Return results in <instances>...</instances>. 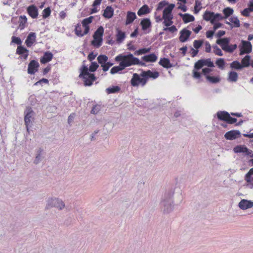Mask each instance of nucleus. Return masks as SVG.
<instances>
[{
  "label": "nucleus",
  "mask_w": 253,
  "mask_h": 253,
  "mask_svg": "<svg viewBox=\"0 0 253 253\" xmlns=\"http://www.w3.org/2000/svg\"><path fill=\"white\" fill-rule=\"evenodd\" d=\"M115 60L119 62L121 64V66L124 69L131 66L139 65L141 66H145V64L140 61V60L134 57L133 55L130 53L127 54H119L115 57Z\"/></svg>",
  "instance_id": "nucleus-1"
},
{
  "label": "nucleus",
  "mask_w": 253,
  "mask_h": 253,
  "mask_svg": "<svg viewBox=\"0 0 253 253\" xmlns=\"http://www.w3.org/2000/svg\"><path fill=\"white\" fill-rule=\"evenodd\" d=\"M87 67L84 66L81 69V72L79 76L80 78L83 79L85 86H90L96 80L94 75L89 73Z\"/></svg>",
  "instance_id": "nucleus-2"
},
{
  "label": "nucleus",
  "mask_w": 253,
  "mask_h": 253,
  "mask_svg": "<svg viewBox=\"0 0 253 253\" xmlns=\"http://www.w3.org/2000/svg\"><path fill=\"white\" fill-rule=\"evenodd\" d=\"M104 28L102 26L99 27L93 35V40L91 44L95 47H100L102 43Z\"/></svg>",
  "instance_id": "nucleus-3"
},
{
  "label": "nucleus",
  "mask_w": 253,
  "mask_h": 253,
  "mask_svg": "<svg viewBox=\"0 0 253 253\" xmlns=\"http://www.w3.org/2000/svg\"><path fill=\"white\" fill-rule=\"evenodd\" d=\"M147 83L145 77L142 76V72L140 74L134 73L130 80V84L133 86H144Z\"/></svg>",
  "instance_id": "nucleus-4"
},
{
  "label": "nucleus",
  "mask_w": 253,
  "mask_h": 253,
  "mask_svg": "<svg viewBox=\"0 0 253 253\" xmlns=\"http://www.w3.org/2000/svg\"><path fill=\"white\" fill-rule=\"evenodd\" d=\"M216 115L218 120L226 122L229 124H233L237 122L236 118L231 117L230 114L226 111H218L217 112Z\"/></svg>",
  "instance_id": "nucleus-5"
},
{
  "label": "nucleus",
  "mask_w": 253,
  "mask_h": 253,
  "mask_svg": "<svg viewBox=\"0 0 253 253\" xmlns=\"http://www.w3.org/2000/svg\"><path fill=\"white\" fill-rule=\"evenodd\" d=\"M239 48L240 55L250 53L252 51V45L249 41L242 40Z\"/></svg>",
  "instance_id": "nucleus-6"
},
{
  "label": "nucleus",
  "mask_w": 253,
  "mask_h": 253,
  "mask_svg": "<svg viewBox=\"0 0 253 253\" xmlns=\"http://www.w3.org/2000/svg\"><path fill=\"white\" fill-rule=\"evenodd\" d=\"M40 65L38 62L35 60H31L28 67V73L30 75H34L38 71Z\"/></svg>",
  "instance_id": "nucleus-7"
},
{
  "label": "nucleus",
  "mask_w": 253,
  "mask_h": 253,
  "mask_svg": "<svg viewBox=\"0 0 253 253\" xmlns=\"http://www.w3.org/2000/svg\"><path fill=\"white\" fill-rule=\"evenodd\" d=\"M159 75L160 74L158 71L152 72L150 70L142 71V76L145 77L147 82H148L149 78H152L153 79L158 78Z\"/></svg>",
  "instance_id": "nucleus-8"
},
{
  "label": "nucleus",
  "mask_w": 253,
  "mask_h": 253,
  "mask_svg": "<svg viewBox=\"0 0 253 253\" xmlns=\"http://www.w3.org/2000/svg\"><path fill=\"white\" fill-rule=\"evenodd\" d=\"M174 7V4H170L164 9L163 12V19L173 18L172 11Z\"/></svg>",
  "instance_id": "nucleus-9"
},
{
  "label": "nucleus",
  "mask_w": 253,
  "mask_h": 253,
  "mask_svg": "<svg viewBox=\"0 0 253 253\" xmlns=\"http://www.w3.org/2000/svg\"><path fill=\"white\" fill-rule=\"evenodd\" d=\"M240 132L239 130H232L227 132L225 135V138L227 140H234L240 137Z\"/></svg>",
  "instance_id": "nucleus-10"
},
{
  "label": "nucleus",
  "mask_w": 253,
  "mask_h": 253,
  "mask_svg": "<svg viewBox=\"0 0 253 253\" xmlns=\"http://www.w3.org/2000/svg\"><path fill=\"white\" fill-rule=\"evenodd\" d=\"M33 114V111L31 108H27L26 114L24 117L25 124L26 126L27 131L29 130V126L31 123V118Z\"/></svg>",
  "instance_id": "nucleus-11"
},
{
  "label": "nucleus",
  "mask_w": 253,
  "mask_h": 253,
  "mask_svg": "<svg viewBox=\"0 0 253 253\" xmlns=\"http://www.w3.org/2000/svg\"><path fill=\"white\" fill-rule=\"evenodd\" d=\"M191 34V32L190 31L186 28L183 29L180 32L179 41L181 42H185L189 38Z\"/></svg>",
  "instance_id": "nucleus-12"
},
{
  "label": "nucleus",
  "mask_w": 253,
  "mask_h": 253,
  "mask_svg": "<svg viewBox=\"0 0 253 253\" xmlns=\"http://www.w3.org/2000/svg\"><path fill=\"white\" fill-rule=\"evenodd\" d=\"M230 39L228 38L219 39L216 41V43L219 44L221 46V48L225 52L226 51Z\"/></svg>",
  "instance_id": "nucleus-13"
},
{
  "label": "nucleus",
  "mask_w": 253,
  "mask_h": 253,
  "mask_svg": "<svg viewBox=\"0 0 253 253\" xmlns=\"http://www.w3.org/2000/svg\"><path fill=\"white\" fill-rule=\"evenodd\" d=\"M51 204H52L53 207H57L60 210L62 209L65 206L64 203L58 199H51V200H49L47 205V208L50 206Z\"/></svg>",
  "instance_id": "nucleus-14"
},
{
  "label": "nucleus",
  "mask_w": 253,
  "mask_h": 253,
  "mask_svg": "<svg viewBox=\"0 0 253 253\" xmlns=\"http://www.w3.org/2000/svg\"><path fill=\"white\" fill-rule=\"evenodd\" d=\"M234 152L236 153H246L248 155H250L253 151L249 150L248 148L244 145H239L234 148Z\"/></svg>",
  "instance_id": "nucleus-15"
},
{
  "label": "nucleus",
  "mask_w": 253,
  "mask_h": 253,
  "mask_svg": "<svg viewBox=\"0 0 253 253\" xmlns=\"http://www.w3.org/2000/svg\"><path fill=\"white\" fill-rule=\"evenodd\" d=\"M83 25H82L80 23H78L75 28V34L80 37H83L84 36L86 35L88 32H86L85 29H84V30H83Z\"/></svg>",
  "instance_id": "nucleus-16"
},
{
  "label": "nucleus",
  "mask_w": 253,
  "mask_h": 253,
  "mask_svg": "<svg viewBox=\"0 0 253 253\" xmlns=\"http://www.w3.org/2000/svg\"><path fill=\"white\" fill-rule=\"evenodd\" d=\"M136 18L137 17L135 12L132 11H127L126 12L125 25H128L132 23L136 19Z\"/></svg>",
  "instance_id": "nucleus-17"
},
{
  "label": "nucleus",
  "mask_w": 253,
  "mask_h": 253,
  "mask_svg": "<svg viewBox=\"0 0 253 253\" xmlns=\"http://www.w3.org/2000/svg\"><path fill=\"white\" fill-rule=\"evenodd\" d=\"M239 207L242 210H247L253 207V202L243 199L239 202Z\"/></svg>",
  "instance_id": "nucleus-18"
},
{
  "label": "nucleus",
  "mask_w": 253,
  "mask_h": 253,
  "mask_svg": "<svg viewBox=\"0 0 253 253\" xmlns=\"http://www.w3.org/2000/svg\"><path fill=\"white\" fill-rule=\"evenodd\" d=\"M36 40V34L35 33L31 32L25 41V43L28 47H31L35 42Z\"/></svg>",
  "instance_id": "nucleus-19"
},
{
  "label": "nucleus",
  "mask_w": 253,
  "mask_h": 253,
  "mask_svg": "<svg viewBox=\"0 0 253 253\" xmlns=\"http://www.w3.org/2000/svg\"><path fill=\"white\" fill-rule=\"evenodd\" d=\"M53 55L50 51H46L40 59V62L42 64H45L50 61L53 58Z\"/></svg>",
  "instance_id": "nucleus-20"
},
{
  "label": "nucleus",
  "mask_w": 253,
  "mask_h": 253,
  "mask_svg": "<svg viewBox=\"0 0 253 253\" xmlns=\"http://www.w3.org/2000/svg\"><path fill=\"white\" fill-rule=\"evenodd\" d=\"M158 59V56L154 53L144 55L141 57V60L146 62H155Z\"/></svg>",
  "instance_id": "nucleus-21"
},
{
  "label": "nucleus",
  "mask_w": 253,
  "mask_h": 253,
  "mask_svg": "<svg viewBox=\"0 0 253 253\" xmlns=\"http://www.w3.org/2000/svg\"><path fill=\"white\" fill-rule=\"evenodd\" d=\"M27 12L33 18H36L38 17V10L34 5H30L27 8Z\"/></svg>",
  "instance_id": "nucleus-22"
},
{
  "label": "nucleus",
  "mask_w": 253,
  "mask_h": 253,
  "mask_svg": "<svg viewBox=\"0 0 253 253\" xmlns=\"http://www.w3.org/2000/svg\"><path fill=\"white\" fill-rule=\"evenodd\" d=\"M93 17V16H90L88 18L84 19L82 22L83 27L85 29L86 32H89V25L92 22Z\"/></svg>",
  "instance_id": "nucleus-23"
},
{
  "label": "nucleus",
  "mask_w": 253,
  "mask_h": 253,
  "mask_svg": "<svg viewBox=\"0 0 253 253\" xmlns=\"http://www.w3.org/2000/svg\"><path fill=\"white\" fill-rule=\"evenodd\" d=\"M16 53L22 55L25 59H26L28 56V50L23 46L19 45L17 48Z\"/></svg>",
  "instance_id": "nucleus-24"
},
{
  "label": "nucleus",
  "mask_w": 253,
  "mask_h": 253,
  "mask_svg": "<svg viewBox=\"0 0 253 253\" xmlns=\"http://www.w3.org/2000/svg\"><path fill=\"white\" fill-rule=\"evenodd\" d=\"M114 14V9L111 6H108L104 10L103 16L107 19L111 18Z\"/></svg>",
  "instance_id": "nucleus-25"
},
{
  "label": "nucleus",
  "mask_w": 253,
  "mask_h": 253,
  "mask_svg": "<svg viewBox=\"0 0 253 253\" xmlns=\"http://www.w3.org/2000/svg\"><path fill=\"white\" fill-rule=\"evenodd\" d=\"M159 64L164 68L169 69L172 67L169 60L167 58H162L160 59Z\"/></svg>",
  "instance_id": "nucleus-26"
},
{
  "label": "nucleus",
  "mask_w": 253,
  "mask_h": 253,
  "mask_svg": "<svg viewBox=\"0 0 253 253\" xmlns=\"http://www.w3.org/2000/svg\"><path fill=\"white\" fill-rule=\"evenodd\" d=\"M126 38V34L124 32L119 29H117L116 41L118 43H121Z\"/></svg>",
  "instance_id": "nucleus-27"
},
{
  "label": "nucleus",
  "mask_w": 253,
  "mask_h": 253,
  "mask_svg": "<svg viewBox=\"0 0 253 253\" xmlns=\"http://www.w3.org/2000/svg\"><path fill=\"white\" fill-rule=\"evenodd\" d=\"M180 15L182 17L183 22L185 23L192 22L195 20V18L193 15L188 13L184 14H180Z\"/></svg>",
  "instance_id": "nucleus-28"
},
{
  "label": "nucleus",
  "mask_w": 253,
  "mask_h": 253,
  "mask_svg": "<svg viewBox=\"0 0 253 253\" xmlns=\"http://www.w3.org/2000/svg\"><path fill=\"white\" fill-rule=\"evenodd\" d=\"M151 10L148 6L146 4L143 5L137 11V14L140 16L143 15L148 14L150 12Z\"/></svg>",
  "instance_id": "nucleus-29"
},
{
  "label": "nucleus",
  "mask_w": 253,
  "mask_h": 253,
  "mask_svg": "<svg viewBox=\"0 0 253 253\" xmlns=\"http://www.w3.org/2000/svg\"><path fill=\"white\" fill-rule=\"evenodd\" d=\"M140 25L142 27V29L145 31L151 26V22L149 19L145 18L141 21Z\"/></svg>",
  "instance_id": "nucleus-30"
},
{
  "label": "nucleus",
  "mask_w": 253,
  "mask_h": 253,
  "mask_svg": "<svg viewBox=\"0 0 253 253\" xmlns=\"http://www.w3.org/2000/svg\"><path fill=\"white\" fill-rule=\"evenodd\" d=\"M238 79V75L235 71H230L228 73V81L230 82H236Z\"/></svg>",
  "instance_id": "nucleus-31"
},
{
  "label": "nucleus",
  "mask_w": 253,
  "mask_h": 253,
  "mask_svg": "<svg viewBox=\"0 0 253 253\" xmlns=\"http://www.w3.org/2000/svg\"><path fill=\"white\" fill-rule=\"evenodd\" d=\"M229 20L231 23L226 22L229 25H232L235 27H239L240 26V21L237 17H231L229 18Z\"/></svg>",
  "instance_id": "nucleus-32"
},
{
  "label": "nucleus",
  "mask_w": 253,
  "mask_h": 253,
  "mask_svg": "<svg viewBox=\"0 0 253 253\" xmlns=\"http://www.w3.org/2000/svg\"><path fill=\"white\" fill-rule=\"evenodd\" d=\"M250 61V56L246 55L241 60V65L243 66V68L247 67L249 66Z\"/></svg>",
  "instance_id": "nucleus-33"
},
{
  "label": "nucleus",
  "mask_w": 253,
  "mask_h": 253,
  "mask_svg": "<svg viewBox=\"0 0 253 253\" xmlns=\"http://www.w3.org/2000/svg\"><path fill=\"white\" fill-rule=\"evenodd\" d=\"M223 17L222 15L219 13L215 14L213 12L212 16H211V19L210 20V22L211 24H214V22L218 20H220L223 19Z\"/></svg>",
  "instance_id": "nucleus-34"
},
{
  "label": "nucleus",
  "mask_w": 253,
  "mask_h": 253,
  "mask_svg": "<svg viewBox=\"0 0 253 253\" xmlns=\"http://www.w3.org/2000/svg\"><path fill=\"white\" fill-rule=\"evenodd\" d=\"M215 64L221 70H223L225 68V62L223 58L217 59L215 61Z\"/></svg>",
  "instance_id": "nucleus-35"
},
{
  "label": "nucleus",
  "mask_w": 253,
  "mask_h": 253,
  "mask_svg": "<svg viewBox=\"0 0 253 253\" xmlns=\"http://www.w3.org/2000/svg\"><path fill=\"white\" fill-rule=\"evenodd\" d=\"M206 79L210 83L212 84L219 83L220 81V79L219 77L210 76L209 75L206 76Z\"/></svg>",
  "instance_id": "nucleus-36"
},
{
  "label": "nucleus",
  "mask_w": 253,
  "mask_h": 253,
  "mask_svg": "<svg viewBox=\"0 0 253 253\" xmlns=\"http://www.w3.org/2000/svg\"><path fill=\"white\" fill-rule=\"evenodd\" d=\"M230 68L236 70H240L243 68V66L238 61H234L230 64Z\"/></svg>",
  "instance_id": "nucleus-37"
},
{
  "label": "nucleus",
  "mask_w": 253,
  "mask_h": 253,
  "mask_svg": "<svg viewBox=\"0 0 253 253\" xmlns=\"http://www.w3.org/2000/svg\"><path fill=\"white\" fill-rule=\"evenodd\" d=\"M124 69V68L121 66V64L119 63V66H116L112 68V69L110 70V73L111 74H114Z\"/></svg>",
  "instance_id": "nucleus-38"
},
{
  "label": "nucleus",
  "mask_w": 253,
  "mask_h": 253,
  "mask_svg": "<svg viewBox=\"0 0 253 253\" xmlns=\"http://www.w3.org/2000/svg\"><path fill=\"white\" fill-rule=\"evenodd\" d=\"M151 48H140L134 52V54L135 55H139L141 54H144L150 52Z\"/></svg>",
  "instance_id": "nucleus-39"
},
{
  "label": "nucleus",
  "mask_w": 253,
  "mask_h": 253,
  "mask_svg": "<svg viewBox=\"0 0 253 253\" xmlns=\"http://www.w3.org/2000/svg\"><path fill=\"white\" fill-rule=\"evenodd\" d=\"M108 60V58L105 55H100L97 57L98 62L101 65L107 62Z\"/></svg>",
  "instance_id": "nucleus-40"
},
{
  "label": "nucleus",
  "mask_w": 253,
  "mask_h": 253,
  "mask_svg": "<svg viewBox=\"0 0 253 253\" xmlns=\"http://www.w3.org/2000/svg\"><path fill=\"white\" fill-rule=\"evenodd\" d=\"M233 10L230 7H226L223 10V13L224 15V18H227L228 17H229L231 15H232L233 13Z\"/></svg>",
  "instance_id": "nucleus-41"
},
{
  "label": "nucleus",
  "mask_w": 253,
  "mask_h": 253,
  "mask_svg": "<svg viewBox=\"0 0 253 253\" xmlns=\"http://www.w3.org/2000/svg\"><path fill=\"white\" fill-rule=\"evenodd\" d=\"M120 90V88L118 86H113L112 87H110L107 88L106 89V92L108 94L113 93L117 92H118Z\"/></svg>",
  "instance_id": "nucleus-42"
},
{
  "label": "nucleus",
  "mask_w": 253,
  "mask_h": 253,
  "mask_svg": "<svg viewBox=\"0 0 253 253\" xmlns=\"http://www.w3.org/2000/svg\"><path fill=\"white\" fill-rule=\"evenodd\" d=\"M201 2L199 0H195V4L194 6V13L197 14L202 8Z\"/></svg>",
  "instance_id": "nucleus-43"
},
{
  "label": "nucleus",
  "mask_w": 253,
  "mask_h": 253,
  "mask_svg": "<svg viewBox=\"0 0 253 253\" xmlns=\"http://www.w3.org/2000/svg\"><path fill=\"white\" fill-rule=\"evenodd\" d=\"M203 63L204 66H207L209 67H214V65L212 61H211V58H207L205 59H202Z\"/></svg>",
  "instance_id": "nucleus-44"
},
{
  "label": "nucleus",
  "mask_w": 253,
  "mask_h": 253,
  "mask_svg": "<svg viewBox=\"0 0 253 253\" xmlns=\"http://www.w3.org/2000/svg\"><path fill=\"white\" fill-rule=\"evenodd\" d=\"M212 15L213 12L206 11L203 15V18L206 21H210L211 19V16H212Z\"/></svg>",
  "instance_id": "nucleus-45"
},
{
  "label": "nucleus",
  "mask_w": 253,
  "mask_h": 253,
  "mask_svg": "<svg viewBox=\"0 0 253 253\" xmlns=\"http://www.w3.org/2000/svg\"><path fill=\"white\" fill-rule=\"evenodd\" d=\"M213 53L217 55L218 56H222L223 52L221 49H220L217 45H213Z\"/></svg>",
  "instance_id": "nucleus-46"
},
{
  "label": "nucleus",
  "mask_w": 253,
  "mask_h": 253,
  "mask_svg": "<svg viewBox=\"0 0 253 253\" xmlns=\"http://www.w3.org/2000/svg\"><path fill=\"white\" fill-rule=\"evenodd\" d=\"M113 65V63L110 62H107L103 65H101L102 67V70L104 72H106L109 70L110 67H111Z\"/></svg>",
  "instance_id": "nucleus-47"
},
{
  "label": "nucleus",
  "mask_w": 253,
  "mask_h": 253,
  "mask_svg": "<svg viewBox=\"0 0 253 253\" xmlns=\"http://www.w3.org/2000/svg\"><path fill=\"white\" fill-rule=\"evenodd\" d=\"M204 66L202 59L199 60L194 65V69L199 70Z\"/></svg>",
  "instance_id": "nucleus-48"
},
{
  "label": "nucleus",
  "mask_w": 253,
  "mask_h": 253,
  "mask_svg": "<svg viewBox=\"0 0 253 253\" xmlns=\"http://www.w3.org/2000/svg\"><path fill=\"white\" fill-rule=\"evenodd\" d=\"M98 65L97 64V63L95 62H91V65H90L89 67V70L90 71V72H94L98 68Z\"/></svg>",
  "instance_id": "nucleus-49"
},
{
  "label": "nucleus",
  "mask_w": 253,
  "mask_h": 253,
  "mask_svg": "<svg viewBox=\"0 0 253 253\" xmlns=\"http://www.w3.org/2000/svg\"><path fill=\"white\" fill-rule=\"evenodd\" d=\"M172 19L173 18L163 19V24L166 27H169L171 26L173 24Z\"/></svg>",
  "instance_id": "nucleus-50"
},
{
  "label": "nucleus",
  "mask_w": 253,
  "mask_h": 253,
  "mask_svg": "<svg viewBox=\"0 0 253 253\" xmlns=\"http://www.w3.org/2000/svg\"><path fill=\"white\" fill-rule=\"evenodd\" d=\"M165 31H169L171 33H174L177 31V28L174 25H172L170 27H166L163 29Z\"/></svg>",
  "instance_id": "nucleus-51"
},
{
  "label": "nucleus",
  "mask_w": 253,
  "mask_h": 253,
  "mask_svg": "<svg viewBox=\"0 0 253 253\" xmlns=\"http://www.w3.org/2000/svg\"><path fill=\"white\" fill-rule=\"evenodd\" d=\"M237 48V45L236 44L231 45L229 44L226 52L232 53Z\"/></svg>",
  "instance_id": "nucleus-52"
},
{
  "label": "nucleus",
  "mask_w": 253,
  "mask_h": 253,
  "mask_svg": "<svg viewBox=\"0 0 253 253\" xmlns=\"http://www.w3.org/2000/svg\"><path fill=\"white\" fill-rule=\"evenodd\" d=\"M51 13V10L49 7L45 8L43 10L42 16L44 18H46L48 17Z\"/></svg>",
  "instance_id": "nucleus-53"
},
{
  "label": "nucleus",
  "mask_w": 253,
  "mask_h": 253,
  "mask_svg": "<svg viewBox=\"0 0 253 253\" xmlns=\"http://www.w3.org/2000/svg\"><path fill=\"white\" fill-rule=\"evenodd\" d=\"M203 44V41L202 40H195L193 42L194 47L198 49Z\"/></svg>",
  "instance_id": "nucleus-54"
},
{
  "label": "nucleus",
  "mask_w": 253,
  "mask_h": 253,
  "mask_svg": "<svg viewBox=\"0 0 253 253\" xmlns=\"http://www.w3.org/2000/svg\"><path fill=\"white\" fill-rule=\"evenodd\" d=\"M100 109V106L99 105H95L93 107L91 111V113L93 114H96Z\"/></svg>",
  "instance_id": "nucleus-55"
},
{
  "label": "nucleus",
  "mask_w": 253,
  "mask_h": 253,
  "mask_svg": "<svg viewBox=\"0 0 253 253\" xmlns=\"http://www.w3.org/2000/svg\"><path fill=\"white\" fill-rule=\"evenodd\" d=\"M251 12H252V11L251 10V9L249 7H248V8L244 9L241 12V14L244 16L249 17L250 16V13Z\"/></svg>",
  "instance_id": "nucleus-56"
},
{
  "label": "nucleus",
  "mask_w": 253,
  "mask_h": 253,
  "mask_svg": "<svg viewBox=\"0 0 253 253\" xmlns=\"http://www.w3.org/2000/svg\"><path fill=\"white\" fill-rule=\"evenodd\" d=\"M12 42L19 45H20L22 43L21 40L19 38L14 36L12 37Z\"/></svg>",
  "instance_id": "nucleus-57"
},
{
  "label": "nucleus",
  "mask_w": 253,
  "mask_h": 253,
  "mask_svg": "<svg viewBox=\"0 0 253 253\" xmlns=\"http://www.w3.org/2000/svg\"><path fill=\"white\" fill-rule=\"evenodd\" d=\"M42 83H44V84H48V80L46 79L43 78L42 79H41L39 81L35 83V85H38L39 84H41Z\"/></svg>",
  "instance_id": "nucleus-58"
},
{
  "label": "nucleus",
  "mask_w": 253,
  "mask_h": 253,
  "mask_svg": "<svg viewBox=\"0 0 253 253\" xmlns=\"http://www.w3.org/2000/svg\"><path fill=\"white\" fill-rule=\"evenodd\" d=\"M205 51L207 53H210L211 51V46L208 42H205Z\"/></svg>",
  "instance_id": "nucleus-59"
},
{
  "label": "nucleus",
  "mask_w": 253,
  "mask_h": 253,
  "mask_svg": "<svg viewBox=\"0 0 253 253\" xmlns=\"http://www.w3.org/2000/svg\"><path fill=\"white\" fill-rule=\"evenodd\" d=\"M167 3L165 2V1H161L158 5V7L157 8V10H161L166 5Z\"/></svg>",
  "instance_id": "nucleus-60"
},
{
  "label": "nucleus",
  "mask_w": 253,
  "mask_h": 253,
  "mask_svg": "<svg viewBox=\"0 0 253 253\" xmlns=\"http://www.w3.org/2000/svg\"><path fill=\"white\" fill-rule=\"evenodd\" d=\"M245 180L248 183V184L250 185V188H253V177H249V178H245Z\"/></svg>",
  "instance_id": "nucleus-61"
},
{
  "label": "nucleus",
  "mask_w": 253,
  "mask_h": 253,
  "mask_svg": "<svg viewBox=\"0 0 253 253\" xmlns=\"http://www.w3.org/2000/svg\"><path fill=\"white\" fill-rule=\"evenodd\" d=\"M193 76L195 79H200L201 78V74L194 69L193 71Z\"/></svg>",
  "instance_id": "nucleus-62"
},
{
  "label": "nucleus",
  "mask_w": 253,
  "mask_h": 253,
  "mask_svg": "<svg viewBox=\"0 0 253 253\" xmlns=\"http://www.w3.org/2000/svg\"><path fill=\"white\" fill-rule=\"evenodd\" d=\"M214 30L213 31H211V30L208 31L206 32L207 38H211L212 37L213 35H214Z\"/></svg>",
  "instance_id": "nucleus-63"
},
{
  "label": "nucleus",
  "mask_w": 253,
  "mask_h": 253,
  "mask_svg": "<svg viewBox=\"0 0 253 253\" xmlns=\"http://www.w3.org/2000/svg\"><path fill=\"white\" fill-rule=\"evenodd\" d=\"M198 53V50L196 49H194L193 48H191V55L192 57L196 56Z\"/></svg>",
  "instance_id": "nucleus-64"
}]
</instances>
